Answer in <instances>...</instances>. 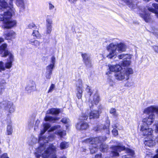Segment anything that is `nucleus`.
Masks as SVG:
<instances>
[{
    "label": "nucleus",
    "instance_id": "10",
    "mask_svg": "<svg viewBox=\"0 0 158 158\" xmlns=\"http://www.w3.org/2000/svg\"><path fill=\"white\" fill-rule=\"evenodd\" d=\"M149 115L148 117L143 119L142 122L146 123L148 125H151L155 118V115L153 113Z\"/></svg>",
    "mask_w": 158,
    "mask_h": 158
},
{
    "label": "nucleus",
    "instance_id": "36",
    "mask_svg": "<svg viewBox=\"0 0 158 158\" xmlns=\"http://www.w3.org/2000/svg\"><path fill=\"white\" fill-rule=\"evenodd\" d=\"M112 127L113 128L112 130L113 134L114 136L117 135L118 134V132L117 130L116 129L117 127L116 124H114L112 125Z\"/></svg>",
    "mask_w": 158,
    "mask_h": 158
},
{
    "label": "nucleus",
    "instance_id": "62",
    "mask_svg": "<svg viewBox=\"0 0 158 158\" xmlns=\"http://www.w3.org/2000/svg\"><path fill=\"white\" fill-rule=\"evenodd\" d=\"M2 88H0V95H1L2 94Z\"/></svg>",
    "mask_w": 158,
    "mask_h": 158
},
{
    "label": "nucleus",
    "instance_id": "12",
    "mask_svg": "<svg viewBox=\"0 0 158 158\" xmlns=\"http://www.w3.org/2000/svg\"><path fill=\"white\" fill-rule=\"evenodd\" d=\"M83 61L86 66L90 67L91 66V61L89 56L88 54L84 53L81 54Z\"/></svg>",
    "mask_w": 158,
    "mask_h": 158
},
{
    "label": "nucleus",
    "instance_id": "17",
    "mask_svg": "<svg viewBox=\"0 0 158 158\" xmlns=\"http://www.w3.org/2000/svg\"><path fill=\"white\" fill-rule=\"evenodd\" d=\"M3 36L6 40H11L15 38L16 33L14 31L11 30L8 33H4Z\"/></svg>",
    "mask_w": 158,
    "mask_h": 158
},
{
    "label": "nucleus",
    "instance_id": "19",
    "mask_svg": "<svg viewBox=\"0 0 158 158\" xmlns=\"http://www.w3.org/2000/svg\"><path fill=\"white\" fill-rule=\"evenodd\" d=\"M89 125L86 122L81 121L76 125V127L78 130H83L87 129L89 127Z\"/></svg>",
    "mask_w": 158,
    "mask_h": 158
},
{
    "label": "nucleus",
    "instance_id": "61",
    "mask_svg": "<svg viewBox=\"0 0 158 158\" xmlns=\"http://www.w3.org/2000/svg\"><path fill=\"white\" fill-rule=\"evenodd\" d=\"M152 158H158V153L156 155L154 156Z\"/></svg>",
    "mask_w": 158,
    "mask_h": 158
},
{
    "label": "nucleus",
    "instance_id": "55",
    "mask_svg": "<svg viewBox=\"0 0 158 158\" xmlns=\"http://www.w3.org/2000/svg\"><path fill=\"white\" fill-rule=\"evenodd\" d=\"M152 6L155 9L158 10V4L153 3Z\"/></svg>",
    "mask_w": 158,
    "mask_h": 158
},
{
    "label": "nucleus",
    "instance_id": "9",
    "mask_svg": "<svg viewBox=\"0 0 158 158\" xmlns=\"http://www.w3.org/2000/svg\"><path fill=\"white\" fill-rule=\"evenodd\" d=\"M46 34H49L52 31V20L50 17L48 16L46 19Z\"/></svg>",
    "mask_w": 158,
    "mask_h": 158
},
{
    "label": "nucleus",
    "instance_id": "21",
    "mask_svg": "<svg viewBox=\"0 0 158 158\" xmlns=\"http://www.w3.org/2000/svg\"><path fill=\"white\" fill-rule=\"evenodd\" d=\"M80 83L77 86V96L78 99L81 98L83 92V86L82 82L80 81Z\"/></svg>",
    "mask_w": 158,
    "mask_h": 158
},
{
    "label": "nucleus",
    "instance_id": "46",
    "mask_svg": "<svg viewBox=\"0 0 158 158\" xmlns=\"http://www.w3.org/2000/svg\"><path fill=\"white\" fill-rule=\"evenodd\" d=\"M0 71H4L5 69L4 63L2 61H0Z\"/></svg>",
    "mask_w": 158,
    "mask_h": 158
},
{
    "label": "nucleus",
    "instance_id": "13",
    "mask_svg": "<svg viewBox=\"0 0 158 158\" xmlns=\"http://www.w3.org/2000/svg\"><path fill=\"white\" fill-rule=\"evenodd\" d=\"M99 100V98L98 95L97 94L94 95L93 97H91L89 101V105L90 108H91L94 105L93 103L95 105L98 103Z\"/></svg>",
    "mask_w": 158,
    "mask_h": 158
},
{
    "label": "nucleus",
    "instance_id": "3",
    "mask_svg": "<svg viewBox=\"0 0 158 158\" xmlns=\"http://www.w3.org/2000/svg\"><path fill=\"white\" fill-rule=\"evenodd\" d=\"M9 5H11L10 9V11L6 16L5 15V19L3 23V25L2 26L4 28L10 29L16 26L17 22L16 20L12 19L11 18L12 15L15 14V10L13 8V0H9Z\"/></svg>",
    "mask_w": 158,
    "mask_h": 158
},
{
    "label": "nucleus",
    "instance_id": "33",
    "mask_svg": "<svg viewBox=\"0 0 158 158\" xmlns=\"http://www.w3.org/2000/svg\"><path fill=\"white\" fill-rule=\"evenodd\" d=\"M55 133L60 136V138H62L66 135V131L64 130H60L56 131Z\"/></svg>",
    "mask_w": 158,
    "mask_h": 158
},
{
    "label": "nucleus",
    "instance_id": "18",
    "mask_svg": "<svg viewBox=\"0 0 158 158\" xmlns=\"http://www.w3.org/2000/svg\"><path fill=\"white\" fill-rule=\"evenodd\" d=\"M36 89V85L33 81L29 82L25 88L26 91L28 93L35 90Z\"/></svg>",
    "mask_w": 158,
    "mask_h": 158
},
{
    "label": "nucleus",
    "instance_id": "25",
    "mask_svg": "<svg viewBox=\"0 0 158 158\" xmlns=\"http://www.w3.org/2000/svg\"><path fill=\"white\" fill-rule=\"evenodd\" d=\"M140 15L145 22H148L151 21V18L149 13L146 12L145 13H141L140 14Z\"/></svg>",
    "mask_w": 158,
    "mask_h": 158
},
{
    "label": "nucleus",
    "instance_id": "15",
    "mask_svg": "<svg viewBox=\"0 0 158 158\" xmlns=\"http://www.w3.org/2000/svg\"><path fill=\"white\" fill-rule=\"evenodd\" d=\"M109 71L111 72L117 73L121 70L123 68L121 67L120 64H116L115 65H108Z\"/></svg>",
    "mask_w": 158,
    "mask_h": 158
},
{
    "label": "nucleus",
    "instance_id": "38",
    "mask_svg": "<svg viewBox=\"0 0 158 158\" xmlns=\"http://www.w3.org/2000/svg\"><path fill=\"white\" fill-rule=\"evenodd\" d=\"M54 66L53 65L50 64L47 66L46 67V71L52 73Z\"/></svg>",
    "mask_w": 158,
    "mask_h": 158
},
{
    "label": "nucleus",
    "instance_id": "31",
    "mask_svg": "<svg viewBox=\"0 0 158 158\" xmlns=\"http://www.w3.org/2000/svg\"><path fill=\"white\" fill-rule=\"evenodd\" d=\"M32 35L35 39H40L41 37V35L39 31L37 30H34L32 33Z\"/></svg>",
    "mask_w": 158,
    "mask_h": 158
},
{
    "label": "nucleus",
    "instance_id": "40",
    "mask_svg": "<svg viewBox=\"0 0 158 158\" xmlns=\"http://www.w3.org/2000/svg\"><path fill=\"white\" fill-rule=\"evenodd\" d=\"M6 82L5 80L3 79H0V88L3 89H4V86L6 84Z\"/></svg>",
    "mask_w": 158,
    "mask_h": 158
},
{
    "label": "nucleus",
    "instance_id": "1",
    "mask_svg": "<svg viewBox=\"0 0 158 158\" xmlns=\"http://www.w3.org/2000/svg\"><path fill=\"white\" fill-rule=\"evenodd\" d=\"M50 127V125L47 123L43 125V129L41 131L39 136L40 145L35 152V155L37 158L40 157L42 158H57L56 147L52 144L49 145L47 144L48 141H51L54 139L55 135L53 134L48 137L43 136V135Z\"/></svg>",
    "mask_w": 158,
    "mask_h": 158
},
{
    "label": "nucleus",
    "instance_id": "63",
    "mask_svg": "<svg viewBox=\"0 0 158 158\" xmlns=\"http://www.w3.org/2000/svg\"><path fill=\"white\" fill-rule=\"evenodd\" d=\"M128 156L125 155L123 156V158H130L129 157H128Z\"/></svg>",
    "mask_w": 158,
    "mask_h": 158
},
{
    "label": "nucleus",
    "instance_id": "8",
    "mask_svg": "<svg viewBox=\"0 0 158 158\" xmlns=\"http://www.w3.org/2000/svg\"><path fill=\"white\" fill-rule=\"evenodd\" d=\"M99 140L98 141V147H100V149L101 151L102 152H105L107 151L108 147L107 145L105 144L102 143V141L105 140L106 139V136L102 138V137H100L99 138Z\"/></svg>",
    "mask_w": 158,
    "mask_h": 158
},
{
    "label": "nucleus",
    "instance_id": "51",
    "mask_svg": "<svg viewBox=\"0 0 158 158\" xmlns=\"http://www.w3.org/2000/svg\"><path fill=\"white\" fill-rule=\"evenodd\" d=\"M125 57L124 54H123L118 56V58L120 59H124Z\"/></svg>",
    "mask_w": 158,
    "mask_h": 158
},
{
    "label": "nucleus",
    "instance_id": "7",
    "mask_svg": "<svg viewBox=\"0 0 158 158\" xmlns=\"http://www.w3.org/2000/svg\"><path fill=\"white\" fill-rule=\"evenodd\" d=\"M140 131L143 135L147 136L146 137L152 136L153 130L152 128H149L148 126L145 125L141 126Z\"/></svg>",
    "mask_w": 158,
    "mask_h": 158
},
{
    "label": "nucleus",
    "instance_id": "50",
    "mask_svg": "<svg viewBox=\"0 0 158 158\" xmlns=\"http://www.w3.org/2000/svg\"><path fill=\"white\" fill-rule=\"evenodd\" d=\"M55 60L56 58L55 56H52L51 58V63L50 64L53 65L54 66L55 63Z\"/></svg>",
    "mask_w": 158,
    "mask_h": 158
},
{
    "label": "nucleus",
    "instance_id": "16",
    "mask_svg": "<svg viewBox=\"0 0 158 158\" xmlns=\"http://www.w3.org/2000/svg\"><path fill=\"white\" fill-rule=\"evenodd\" d=\"M7 47L6 44H2L0 47V54L2 55V57H6L9 55V54H12L8 51H6L5 49Z\"/></svg>",
    "mask_w": 158,
    "mask_h": 158
},
{
    "label": "nucleus",
    "instance_id": "57",
    "mask_svg": "<svg viewBox=\"0 0 158 158\" xmlns=\"http://www.w3.org/2000/svg\"><path fill=\"white\" fill-rule=\"evenodd\" d=\"M77 0H68V1L71 3H74Z\"/></svg>",
    "mask_w": 158,
    "mask_h": 158
},
{
    "label": "nucleus",
    "instance_id": "14",
    "mask_svg": "<svg viewBox=\"0 0 158 158\" xmlns=\"http://www.w3.org/2000/svg\"><path fill=\"white\" fill-rule=\"evenodd\" d=\"M152 136L145 138L144 144L147 146L151 147L155 145V142Z\"/></svg>",
    "mask_w": 158,
    "mask_h": 158
},
{
    "label": "nucleus",
    "instance_id": "5",
    "mask_svg": "<svg viewBox=\"0 0 158 158\" xmlns=\"http://www.w3.org/2000/svg\"><path fill=\"white\" fill-rule=\"evenodd\" d=\"M99 140V138H90L84 140L83 143L84 144H89L91 145H89L90 152L91 154L95 153L98 150V141Z\"/></svg>",
    "mask_w": 158,
    "mask_h": 158
},
{
    "label": "nucleus",
    "instance_id": "43",
    "mask_svg": "<svg viewBox=\"0 0 158 158\" xmlns=\"http://www.w3.org/2000/svg\"><path fill=\"white\" fill-rule=\"evenodd\" d=\"M55 85L53 84H52L49 88L48 90V93H50L52 92V91L55 89Z\"/></svg>",
    "mask_w": 158,
    "mask_h": 158
},
{
    "label": "nucleus",
    "instance_id": "6",
    "mask_svg": "<svg viewBox=\"0 0 158 158\" xmlns=\"http://www.w3.org/2000/svg\"><path fill=\"white\" fill-rule=\"evenodd\" d=\"M111 153L114 156H118L119 155V152L123 150H125L126 152L131 156L134 155V152L131 149L128 148H125L124 146L120 144L117 146L112 147Z\"/></svg>",
    "mask_w": 158,
    "mask_h": 158
},
{
    "label": "nucleus",
    "instance_id": "58",
    "mask_svg": "<svg viewBox=\"0 0 158 158\" xmlns=\"http://www.w3.org/2000/svg\"><path fill=\"white\" fill-rule=\"evenodd\" d=\"M96 158H101V155H97L95 156Z\"/></svg>",
    "mask_w": 158,
    "mask_h": 158
},
{
    "label": "nucleus",
    "instance_id": "48",
    "mask_svg": "<svg viewBox=\"0 0 158 158\" xmlns=\"http://www.w3.org/2000/svg\"><path fill=\"white\" fill-rule=\"evenodd\" d=\"M28 28L30 29H35L36 28V27L35 25L33 23L29 24L28 25Z\"/></svg>",
    "mask_w": 158,
    "mask_h": 158
},
{
    "label": "nucleus",
    "instance_id": "64",
    "mask_svg": "<svg viewBox=\"0 0 158 158\" xmlns=\"http://www.w3.org/2000/svg\"><path fill=\"white\" fill-rule=\"evenodd\" d=\"M99 127H97V128H95L94 130H95L96 131L99 130L100 129Z\"/></svg>",
    "mask_w": 158,
    "mask_h": 158
},
{
    "label": "nucleus",
    "instance_id": "26",
    "mask_svg": "<svg viewBox=\"0 0 158 158\" xmlns=\"http://www.w3.org/2000/svg\"><path fill=\"white\" fill-rule=\"evenodd\" d=\"M11 102L8 101H4L0 103V106L2 108H3L5 110L8 108L9 104L11 103Z\"/></svg>",
    "mask_w": 158,
    "mask_h": 158
},
{
    "label": "nucleus",
    "instance_id": "28",
    "mask_svg": "<svg viewBox=\"0 0 158 158\" xmlns=\"http://www.w3.org/2000/svg\"><path fill=\"white\" fill-rule=\"evenodd\" d=\"M8 104L9 105L8 108L7 109H6V110L8 111V112L10 113L14 112L15 111V108L14 106L13 103L11 102L9 104Z\"/></svg>",
    "mask_w": 158,
    "mask_h": 158
},
{
    "label": "nucleus",
    "instance_id": "54",
    "mask_svg": "<svg viewBox=\"0 0 158 158\" xmlns=\"http://www.w3.org/2000/svg\"><path fill=\"white\" fill-rule=\"evenodd\" d=\"M49 9L50 10H53V9H54L55 7H54V6L53 5L52 3H49Z\"/></svg>",
    "mask_w": 158,
    "mask_h": 158
},
{
    "label": "nucleus",
    "instance_id": "39",
    "mask_svg": "<svg viewBox=\"0 0 158 158\" xmlns=\"http://www.w3.org/2000/svg\"><path fill=\"white\" fill-rule=\"evenodd\" d=\"M148 9L149 11L155 13L156 14V16L158 18V11H157L153 9L152 7H148Z\"/></svg>",
    "mask_w": 158,
    "mask_h": 158
},
{
    "label": "nucleus",
    "instance_id": "27",
    "mask_svg": "<svg viewBox=\"0 0 158 158\" xmlns=\"http://www.w3.org/2000/svg\"><path fill=\"white\" fill-rule=\"evenodd\" d=\"M44 119L46 121L55 122V121L58 120L59 119V118L56 117H53L52 116L46 115L45 116Z\"/></svg>",
    "mask_w": 158,
    "mask_h": 158
},
{
    "label": "nucleus",
    "instance_id": "2",
    "mask_svg": "<svg viewBox=\"0 0 158 158\" xmlns=\"http://www.w3.org/2000/svg\"><path fill=\"white\" fill-rule=\"evenodd\" d=\"M126 48V45L123 43L117 44L115 42L112 43L107 47V49L110 53L106 56L109 58H112L119 53L125 51Z\"/></svg>",
    "mask_w": 158,
    "mask_h": 158
},
{
    "label": "nucleus",
    "instance_id": "59",
    "mask_svg": "<svg viewBox=\"0 0 158 158\" xmlns=\"http://www.w3.org/2000/svg\"><path fill=\"white\" fill-rule=\"evenodd\" d=\"M4 41V39L1 37H0V43L3 42Z\"/></svg>",
    "mask_w": 158,
    "mask_h": 158
},
{
    "label": "nucleus",
    "instance_id": "23",
    "mask_svg": "<svg viewBox=\"0 0 158 158\" xmlns=\"http://www.w3.org/2000/svg\"><path fill=\"white\" fill-rule=\"evenodd\" d=\"M16 3L21 10H23L25 8V3L24 0H16Z\"/></svg>",
    "mask_w": 158,
    "mask_h": 158
},
{
    "label": "nucleus",
    "instance_id": "20",
    "mask_svg": "<svg viewBox=\"0 0 158 158\" xmlns=\"http://www.w3.org/2000/svg\"><path fill=\"white\" fill-rule=\"evenodd\" d=\"M8 59L5 64V68L10 69L12 66V63L14 61V56L12 54H9Z\"/></svg>",
    "mask_w": 158,
    "mask_h": 158
},
{
    "label": "nucleus",
    "instance_id": "34",
    "mask_svg": "<svg viewBox=\"0 0 158 158\" xmlns=\"http://www.w3.org/2000/svg\"><path fill=\"white\" fill-rule=\"evenodd\" d=\"M131 63V61L130 60H126L122 61V63H120V64L121 67H126L129 66Z\"/></svg>",
    "mask_w": 158,
    "mask_h": 158
},
{
    "label": "nucleus",
    "instance_id": "56",
    "mask_svg": "<svg viewBox=\"0 0 158 158\" xmlns=\"http://www.w3.org/2000/svg\"><path fill=\"white\" fill-rule=\"evenodd\" d=\"M153 48L155 51L158 53V47L155 46L153 47Z\"/></svg>",
    "mask_w": 158,
    "mask_h": 158
},
{
    "label": "nucleus",
    "instance_id": "53",
    "mask_svg": "<svg viewBox=\"0 0 158 158\" xmlns=\"http://www.w3.org/2000/svg\"><path fill=\"white\" fill-rule=\"evenodd\" d=\"M1 156V158H9L6 153H4Z\"/></svg>",
    "mask_w": 158,
    "mask_h": 158
},
{
    "label": "nucleus",
    "instance_id": "42",
    "mask_svg": "<svg viewBox=\"0 0 158 158\" xmlns=\"http://www.w3.org/2000/svg\"><path fill=\"white\" fill-rule=\"evenodd\" d=\"M87 87L86 89V90L87 92L89 94V95L90 96H91V94L93 93V90L91 89L90 88V87L87 85H86Z\"/></svg>",
    "mask_w": 158,
    "mask_h": 158
},
{
    "label": "nucleus",
    "instance_id": "4",
    "mask_svg": "<svg viewBox=\"0 0 158 158\" xmlns=\"http://www.w3.org/2000/svg\"><path fill=\"white\" fill-rule=\"evenodd\" d=\"M133 73V70L131 68L122 69L121 70L116 73L114 76L117 80L123 81L125 79L128 80L129 75L132 74Z\"/></svg>",
    "mask_w": 158,
    "mask_h": 158
},
{
    "label": "nucleus",
    "instance_id": "45",
    "mask_svg": "<svg viewBox=\"0 0 158 158\" xmlns=\"http://www.w3.org/2000/svg\"><path fill=\"white\" fill-rule=\"evenodd\" d=\"M88 117V114H83L82 116L79 118L81 120H86Z\"/></svg>",
    "mask_w": 158,
    "mask_h": 158
},
{
    "label": "nucleus",
    "instance_id": "29",
    "mask_svg": "<svg viewBox=\"0 0 158 158\" xmlns=\"http://www.w3.org/2000/svg\"><path fill=\"white\" fill-rule=\"evenodd\" d=\"M29 42L32 45L36 47H39L40 44V42L36 40H33L31 39L30 40Z\"/></svg>",
    "mask_w": 158,
    "mask_h": 158
},
{
    "label": "nucleus",
    "instance_id": "60",
    "mask_svg": "<svg viewBox=\"0 0 158 158\" xmlns=\"http://www.w3.org/2000/svg\"><path fill=\"white\" fill-rule=\"evenodd\" d=\"M156 131L157 133H158V125L156 126Z\"/></svg>",
    "mask_w": 158,
    "mask_h": 158
},
{
    "label": "nucleus",
    "instance_id": "24",
    "mask_svg": "<svg viewBox=\"0 0 158 158\" xmlns=\"http://www.w3.org/2000/svg\"><path fill=\"white\" fill-rule=\"evenodd\" d=\"M60 112V110L57 108H52L47 111V114H56Z\"/></svg>",
    "mask_w": 158,
    "mask_h": 158
},
{
    "label": "nucleus",
    "instance_id": "47",
    "mask_svg": "<svg viewBox=\"0 0 158 158\" xmlns=\"http://www.w3.org/2000/svg\"><path fill=\"white\" fill-rule=\"evenodd\" d=\"M52 73H50V72H46L45 74V76L46 78L47 79H50L51 77V75Z\"/></svg>",
    "mask_w": 158,
    "mask_h": 158
},
{
    "label": "nucleus",
    "instance_id": "30",
    "mask_svg": "<svg viewBox=\"0 0 158 158\" xmlns=\"http://www.w3.org/2000/svg\"><path fill=\"white\" fill-rule=\"evenodd\" d=\"M13 132L12 126L10 124L8 125L7 127L6 134L7 135H11Z\"/></svg>",
    "mask_w": 158,
    "mask_h": 158
},
{
    "label": "nucleus",
    "instance_id": "41",
    "mask_svg": "<svg viewBox=\"0 0 158 158\" xmlns=\"http://www.w3.org/2000/svg\"><path fill=\"white\" fill-rule=\"evenodd\" d=\"M109 126L110 124L109 123H107L103 127V129L104 130H106V132L108 134H109L110 132V131L109 129Z\"/></svg>",
    "mask_w": 158,
    "mask_h": 158
},
{
    "label": "nucleus",
    "instance_id": "44",
    "mask_svg": "<svg viewBox=\"0 0 158 158\" xmlns=\"http://www.w3.org/2000/svg\"><path fill=\"white\" fill-rule=\"evenodd\" d=\"M60 125H58L57 126H55L51 128L49 130V131H52L54 130L59 129L60 128Z\"/></svg>",
    "mask_w": 158,
    "mask_h": 158
},
{
    "label": "nucleus",
    "instance_id": "52",
    "mask_svg": "<svg viewBox=\"0 0 158 158\" xmlns=\"http://www.w3.org/2000/svg\"><path fill=\"white\" fill-rule=\"evenodd\" d=\"M125 59H130L131 58L132 56L131 55L125 54Z\"/></svg>",
    "mask_w": 158,
    "mask_h": 158
},
{
    "label": "nucleus",
    "instance_id": "35",
    "mask_svg": "<svg viewBox=\"0 0 158 158\" xmlns=\"http://www.w3.org/2000/svg\"><path fill=\"white\" fill-rule=\"evenodd\" d=\"M110 112L112 114L114 117H117L118 115V113L116 111V109L114 108H111L110 110Z\"/></svg>",
    "mask_w": 158,
    "mask_h": 158
},
{
    "label": "nucleus",
    "instance_id": "22",
    "mask_svg": "<svg viewBox=\"0 0 158 158\" xmlns=\"http://www.w3.org/2000/svg\"><path fill=\"white\" fill-rule=\"evenodd\" d=\"M101 112L97 110H92L89 113V118L90 119L98 118Z\"/></svg>",
    "mask_w": 158,
    "mask_h": 158
},
{
    "label": "nucleus",
    "instance_id": "11",
    "mask_svg": "<svg viewBox=\"0 0 158 158\" xmlns=\"http://www.w3.org/2000/svg\"><path fill=\"white\" fill-rule=\"evenodd\" d=\"M154 112L158 115V106H152L145 109L143 110V113L146 114H149Z\"/></svg>",
    "mask_w": 158,
    "mask_h": 158
},
{
    "label": "nucleus",
    "instance_id": "37",
    "mask_svg": "<svg viewBox=\"0 0 158 158\" xmlns=\"http://www.w3.org/2000/svg\"><path fill=\"white\" fill-rule=\"evenodd\" d=\"M69 146L68 143L63 142L61 143L60 145V147L61 149H64L67 148Z\"/></svg>",
    "mask_w": 158,
    "mask_h": 158
},
{
    "label": "nucleus",
    "instance_id": "32",
    "mask_svg": "<svg viewBox=\"0 0 158 158\" xmlns=\"http://www.w3.org/2000/svg\"><path fill=\"white\" fill-rule=\"evenodd\" d=\"M106 74L108 75L107 78V82L110 84H112L113 81L112 79V76L110 72H107L106 73Z\"/></svg>",
    "mask_w": 158,
    "mask_h": 158
},
{
    "label": "nucleus",
    "instance_id": "49",
    "mask_svg": "<svg viewBox=\"0 0 158 158\" xmlns=\"http://www.w3.org/2000/svg\"><path fill=\"white\" fill-rule=\"evenodd\" d=\"M61 121L63 123H66L69 122V120L68 118H64L61 119Z\"/></svg>",
    "mask_w": 158,
    "mask_h": 158
}]
</instances>
